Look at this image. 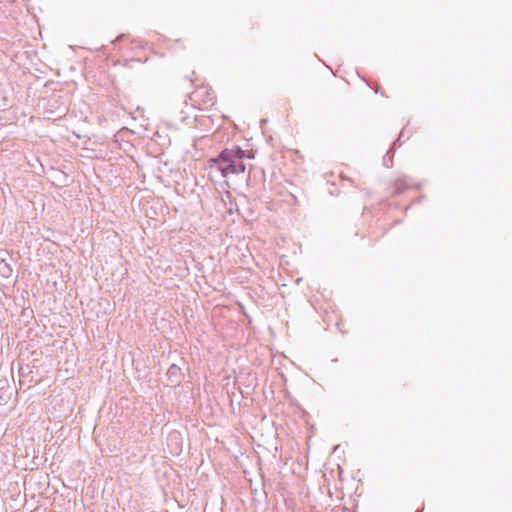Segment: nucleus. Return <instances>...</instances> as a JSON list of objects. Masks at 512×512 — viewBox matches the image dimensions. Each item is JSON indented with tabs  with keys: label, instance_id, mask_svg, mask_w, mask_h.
<instances>
[{
	"label": "nucleus",
	"instance_id": "obj_3",
	"mask_svg": "<svg viewBox=\"0 0 512 512\" xmlns=\"http://www.w3.org/2000/svg\"><path fill=\"white\" fill-rule=\"evenodd\" d=\"M286 154H287L288 156L292 157V155H293V154L298 155V154H299V152H298L297 150L287 149V150H286Z\"/></svg>",
	"mask_w": 512,
	"mask_h": 512
},
{
	"label": "nucleus",
	"instance_id": "obj_2",
	"mask_svg": "<svg viewBox=\"0 0 512 512\" xmlns=\"http://www.w3.org/2000/svg\"><path fill=\"white\" fill-rule=\"evenodd\" d=\"M192 100L199 109H207L215 104L216 96L212 89L199 87L192 93Z\"/></svg>",
	"mask_w": 512,
	"mask_h": 512
},
{
	"label": "nucleus",
	"instance_id": "obj_1",
	"mask_svg": "<svg viewBox=\"0 0 512 512\" xmlns=\"http://www.w3.org/2000/svg\"><path fill=\"white\" fill-rule=\"evenodd\" d=\"M245 157L252 158L253 156L246 154L238 147L225 149L222 151L218 159H211V167L214 165L221 171L224 177L229 174L243 173L246 167L242 160Z\"/></svg>",
	"mask_w": 512,
	"mask_h": 512
}]
</instances>
